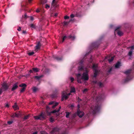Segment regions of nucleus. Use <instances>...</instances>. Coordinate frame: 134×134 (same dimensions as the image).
<instances>
[{
  "mask_svg": "<svg viewBox=\"0 0 134 134\" xmlns=\"http://www.w3.org/2000/svg\"><path fill=\"white\" fill-rule=\"evenodd\" d=\"M5 106L7 107H9V105L8 103L6 104Z\"/></svg>",
  "mask_w": 134,
  "mask_h": 134,
  "instance_id": "nucleus-51",
  "label": "nucleus"
},
{
  "mask_svg": "<svg viewBox=\"0 0 134 134\" xmlns=\"http://www.w3.org/2000/svg\"><path fill=\"white\" fill-rule=\"evenodd\" d=\"M120 28V27H116L115 30V32L116 31V30H117L118 29H119Z\"/></svg>",
  "mask_w": 134,
  "mask_h": 134,
  "instance_id": "nucleus-43",
  "label": "nucleus"
},
{
  "mask_svg": "<svg viewBox=\"0 0 134 134\" xmlns=\"http://www.w3.org/2000/svg\"><path fill=\"white\" fill-rule=\"evenodd\" d=\"M70 17L71 18H73L74 17V16L73 14H71L70 15Z\"/></svg>",
  "mask_w": 134,
  "mask_h": 134,
  "instance_id": "nucleus-49",
  "label": "nucleus"
},
{
  "mask_svg": "<svg viewBox=\"0 0 134 134\" xmlns=\"http://www.w3.org/2000/svg\"><path fill=\"white\" fill-rule=\"evenodd\" d=\"M64 23L65 25H67L68 24V23L67 22L64 21Z\"/></svg>",
  "mask_w": 134,
  "mask_h": 134,
  "instance_id": "nucleus-45",
  "label": "nucleus"
},
{
  "mask_svg": "<svg viewBox=\"0 0 134 134\" xmlns=\"http://www.w3.org/2000/svg\"><path fill=\"white\" fill-rule=\"evenodd\" d=\"M61 107H59V108L58 109H57V110L55 109L54 110H53V111H52L51 112L49 113V114H50L51 113H56V112H59V111L61 109Z\"/></svg>",
  "mask_w": 134,
  "mask_h": 134,
  "instance_id": "nucleus-18",
  "label": "nucleus"
},
{
  "mask_svg": "<svg viewBox=\"0 0 134 134\" xmlns=\"http://www.w3.org/2000/svg\"><path fill=\"white\" fill-rule=\"evenodd\" d=\"M13 108L14 109V110H16L19 109V107L17 105L16 103H15L14 105L13 106Z\"/></svg>",
  "mask_w": 134,
  "mask_h": 134,
  "instance_id": "nucleus-19",
  "label": "nucleus"
},
{
  "mask_svg": "<svg viewBox=\"0 0 134 134\" xmlns=\"http://www.w3.org/2000/svg\"><path fill=\"white\" fill-rule=\"evenodd\" d=\"M38 88L36 87H34L32 88V91L34 92H35L38 90Z\"/></svg>",
  "mask_w": 134,
  "mask_h": 134,
  "instance_id": "nucleus-24",
  "label": "nucleus"
},
{
  "mask_svg": "<svg viewBox=\"0 0 134 134\" xmlns=\"http://www.w3.org/2000/svg\"><path fill=\"white\" fill-rule=\"evenodd\" d=\"M35 72H37L38 71V69L37 68H34L32 69Z\"/></svg>",
  "mask_w": 134,
  "mask_h": 134,
  "instance_id": "nucleus-26",
  "label": "nucleus"
},
{
  "mask_svg": "<svg viewBox=\"0 0 134 134\" xmlns=\"http://www.w3.org/2000/svg\"><path fill=\"white\" fill-rule=\"evenodd\" d=\"M93 82L94 84H97L100 87H102L103 86V84L101 82H97V81L96 80L94 81Z\"/></svg>",
  "mask_w": 134,
  "mask_h": 134,
  "instance_id": "nucleus-13",
  "label": "nucleus"
},
{
  "mask_svg": "<svg viewBox=\"0 0 134 134\" xmlns=\"http://www.w3.org/2000/svg\"><path fill=\"white\" fill-rule=\"evenodd\" d=\"M31 27L33 28H35V26L33 24H31L30 25Z\"/></svg>",
  "mask_w": 134,
  "mask_h": 134,
  "instance_id": "nucleus-41",
  "label": "nucleus"
},
{
  "mask_svg": "<svg viewBox=\"0 0 134 134\" xmlns=\"http://www.w3.org/2000/svg\"><path fill=\"white\" fill-rule=\"evenodd\" d=\"M59 130V129L57 127H55L52 130L51 132V133L52 134L55 133L56 132H58Z\"/></svg>",
  "mask_w": 134,
  "mask_h": 134,
  "instance_id": "nucleus-11",
  "label": "nucleus"
},
{
  "mask_svg": "<svg viewBox=\"0 0 134 134\" xmlns=\"http://www.w3.org/2000/svg\"><path fill=\"white\" fill-rule=\"evenodd\" d=\"M92 57H91V58H90V61H89V62H91L92 61Z\"/></svg>",
  "mask_w": 134,
  "mask_h": 134,
  "instance_id": "nucleus-58",
  "label": "nucleus"
},
{
  "mask_svg": "<svg viewBox=\"0 0 134 134\" xmlns=\"http://www.w3.org/2000/svg\"><path fill=\"white\" fill-rule=\"evenodd\" d=\"M58 103L56 102L55 103V104L52 106V108H55V107L57 105H58Z\"/></svg>",
  "mask_w": 134,
  "mask_h": 134,
  "instance_id": "nucleus-32",
  "label": "nucleus"
},
{
  "mask_svg": "<svg viewBox=\"0 0 134 134\" xmlns=\"http://www.w3.org/2000/svg\"><path fill=\"white\" fill-rule=\"evenodd\" d=\"M30 20L32 21H33L34 20V18L32 16H30Z\"/></svg>",
  "mask_w": 134,
  "mask_h": 134,
  "instance_id": "nucleus-48",
  "label": "nucleus"
},
{
  "mask_svg": "<svg viewBox=\"0 0 134 134\" xmlns=\"http://www.w3.org/2000/svg\"><path fill=\"white\" fill-rule=\"evenodd\" d=\"M50 7V6L49 5H48L47 4H46V5L45 7L47 9L49 8Z\"/></svg>",
  "mask_w": 134,
  "mask_h": 134,
  "instance_id": "nucleus-39",
  "label": "nucleus"
},
{
  "mask_svg": "<svg viewBox=\"0 0 134 134\" xmlns=\"http://www.w3.org/2000/svg\"><path fill=\"white\" fill-rule=\"evenodd\" d=\"M114 59V57H111L110 59H109L108 60L109 62L110 63V62H112L113 60Z\"/></svg>",
  "mask_w": 134,
  "mask_h": 134,
  "instance_id": "nucleus-30",
  "label": "nucleus"
},
{
  "mask_svg": "<svg viewBox=\"0 0 134 134\" xmlns=\"http://www.w3.org/2000/svg\"><path fill=\"white\" fill-rule=\"evenodd\" d=\"M87 90H88L87 89H85L83 90V93H86L87 92Z\"/></svg>",
  "mask_w": 134,
  "mask_h": 134,
  "instance_id": "nucleus-35",
  "label": "nucleus"
},
{
  "mask_svg": "<svg viewBox=\"0 0 134 134\" xmlns=\"http://www.w3.org/2000/svg\"><path fill=\"white\" fill-rule=\"evenodd\" d=\"M41 134H48L46 132L44 131H42L41 132Z\"/></svg>",
  "mask_w": 134,
  "mask_h": 134,
  "instance_id": "nucleus-38",
  "label": "nucleus"
},
{
  "mask_svg": "<svg viewBox=\"0 0 134 134\" xmlns=\"http://www.w3.org/2000/svg\"><path fill=\"white\" fill-rule=\"evenodd\" d=\"M67 38V37L66 36H64L63 38V40L62 42H64V40L66 39V38Z\"/></svg>",
  "mask_w": 134,
  "mask_h": 134,
  "instance_id": "nucleus-37",
  "label": "nucleus"
},
{
  "mask_svg": "<svg viewBox=\"0 0 134 134\" xmlns=\"http://www.w3.org/2000/svg\"><path fill=\"white\" fill-rule=\"evenodd\" d=\"M131 70L130 69L124 72V73L126 75H128L127 78L125 80V82H128L132 79V78H130V76H128L129 74L131 73Z\"/></svg>",
  "mask_w": 134,
  "mask_h": 134,
  "instance_id": "nucleus-4",
  "label": "nucleus"
},
{
  "mask_svg": "<svg viewBox=\"0 0 134 134\" xmlns=\"http://www.w3.org/2000/svg\"><path fill=\"white\" fill-rule=\"evenodd\" d=\"M87 68H86L85 72L83 73L82 76H81V74L80 73L77 74V81L78 83H82V82L81 81V80L82 79L85 81L87 80L88 79L89 77L88 75V71L87 70Z\"/></svg>",
  "mask_w": 134,
  "mask_h": 134,
  "instance_id": "nucleus-1",
  "label": "nucleus"
},
{
  "mask_svg": "<svg viewBox=\"0 0 134 134\" xmlns=\"http://www.w3.org/2000/svg\"><path fill=\"white\" fill-rule=\"evenodd\" d=\"M72 21V19H71L70 20V21Z\"/></svg>",
  "mask_w": 134,
  "mask_h": 134,
  "instance_id": "nucleus-64",
  "label": "nucleus"
},
{
  "mask_svg": "<svg viewBox=\"0 0 134 134\" xmlns=\"http://www.w3.org/2000/svg\"><path fill=\"white\" fill-rule=\"evenodd\" d=\"M58 15V14L57 13H55L54 14V16H57Z\"/></svg>",
  "mask_w": 134,
  "mask_h": 134,
  "instance_id": "nucleus-54",
  "label": "nucleus"
},
{
  "mask_svg": "<svg viewBox=\"0 0 134 134\" xmlns=\"http://www.w3.org/2000/svg\"><path fill=\"white\" fill-rule=\"evenodd\" d=\"M83 60H82L79 62L78 64H77V65H79L78 66V70L79 71H82L83 70Z\"/></svg>",
  "mask_w": 134,
  "mask_h": 134,
  "instance_id": "nucleus-8",
  "label": "nucleus"
},
{
  "mask_svg": "<svg viewBox=\"0 0 134 134\" xmlns=\"http://www.w3.org/2000/svg\"><path fill=\"white\" fill-rule=\"evenodd\" d=\"M24 18H27V15L26 14H25L24 15Z\"/></svg>",
  "mask_w": 134,
  "mask_h": 134,
  "instance_id": "nucleus-60",
  "label": "nucleus"
},
{
  "mask_svg": "<svg viewBox=\"0 0 134 134\" xmlns=\"http://www.w3.org/2000/svg\"><path fill=\"white\" fill-rule=\"evenodd\" d=\"M33 70H31L29 71V72H30V73H32L33 72Z\"/></svg>",
  "mask_w": 134,
  "mask_h": 134,
  "instance_id": "nucleus-53",
  "label": "nucleus"
},
{
  "mask_svg": "<svg viewBox=\"0 0 134 134\" xmlns=\"http://www.w3.org/2000/svg\"><path fill=\"white\" fill-rule=\"evenodd\" d=\"M120 62H118L115 66L116 68H118L120 66Z\"/></svg>",
  "mask_w": 134,
  "mask_h": 134,
  "instance_id": "nucleus-21",
  "label": "nucleus"
},
{
  "mask_svg": "<svg viewBox=\"0 0 134 134\" xmlns=\"http://www.w3.org/2000/svg\"><path fill=\"white\" fill-rule=\"evenodd\" d=\"M70 79L71 80V82H73V81H74V79L73 77H71L70 78Z\"/></svg>",
  "mask_w": 134,
  "mask_h": 134,
  "instance_id": "nucleus-40",
  "label": "nucleus"
},
{
  "mask_svg": "<svg viewBox=\"0 0 134 134\" xmlns=\"http://www.w3.org/2000/svg\"><path fill=\"white\" fill-rule=\"evenodd\" d=\"M81 100V99L79 98V97L78 98V102H80Z\"/></svg>",
  "mask_w": 134,
  "mask_h": 134,
  "instance_id": "nucleus-52",
  "label": "nucleus"
},
{
  "mask_svg": "<svg viewBox=\"0 0 134 134\" xmlns=\"http://www.w3.org/2000/svg\"><path fill=\"white\" fill-rule=\"evenodd\" d=\"M54 103V102H53V101L49 103V105L52 104H53Z\"/></svg>",
  "mask_w": 134,
  "mask_h": 134,
  "instance_id": "nucleus-46",
  "label": "nucleus"
},
{
  "mask_svg": "<svg viewBox=\"0 0 134 134\" xmlns=\"http://www.w3.org/2000/svg\"><path fill=\"white\" fill-rule=\"evenodd\" d=\"M32 0H28V2L29 3H30L31 2Z\"/></svg>",
  "mask_w": 134,
  "mask_h": 134,
  "instance_id": "nucleus-59",
  "label": "nucleus"
},
{
  "mask_svg": "<svg viewBox=\"0 0 134 134\" xmlns=\"http://www.w3.org/2000/svg\"><path fill=\"white\" fill-rule=\"evenodd\" d=\"M92 68L94 72V75L93 77H96L98 73V70L97 69V64H93L92 66Z\"/></svg>",
  "mask_w": 134,
  "mask_h": 134,
  "instance_id": "nucleus-6",
  "label": "nucleus"
},
{
  "mask_svg": "<svg viewBox=\"0 0 134 134\" xmlns=\"http://www.w3.org/2000/svg\"><path fill=\"white\" fill-rule=\"evenodd\" d=\"M91 108V111L93 114H94L99 111L100 109V107L98 104H96L92 107Z\"/></svg>",
  "mask_w": 134,
  "mask_h": 134,
  "instance_id": "nucleus-2",
  "label": "nucleus"
},
{
  "mask_svg": "<svg viewBox=\"0 0 134 134\" xmlns=\"http://www.w3.org/2000/svg\"><path fill=\"white\" fill-rule=\"evenodd\" d=\"M34 53H35L34 52L32 51V52H29L28 54L29 55H31L34 54Z\"/></svg>",
  "mask_w": 134,
  "mask_h": 134,
  "instance_id": "nucleus-33",
  "label": "nucleus"
},
{
  "mask_svg": "<svg viewBox=\"0 0 134 134\" xmlns=\"http://www.w3.org/2000/svg\"><path fill=\"white\" fill-rule=\"evenodd\" d=\"M118 35L120 36H121L122 35L123 33L120 31H118L117 32Z\"/></svg>",
  "mask_w": 134,
  "mask_h": 134,
  "instance_id": "nucleus-27",
  "label": "nucleus"
},
{
  "mask_svg": "<svg viewBox=\"0 0 134 134\" xmlns=\"http://www.w3.org/2000/svg\"><path fill=\"white\" fill-rule=\"evenodd\" d=\"M37 131L33 133L32 134H37Z\"/></svg>",
  "mask_w": 134,
  "mask_h": 134,
  "instance_id": "nucleus-55",
  "label": "nucleus"
},
{
  "mask_svg": "<svg viewBox=\"0 0 134 134\" xmlns=\"http://www.w3.org/2000/svg\"><path fill=\"white\" fill-rule=\"evenodd\" d=\"M71 107H74V105H71Z\"/></svg>",
  "mask_w": 134,
  "mask_h": 134,
  "instance_id": "nucleus-63",
  "label": "nucleus"
},
{
  "mask_svg": "<svg viewBox=\"0 0 134 134\" xmlns=\"http://www.w3.org/2000/svg\"><path fill=\"white\" fill-rule=\"evenodd\" d=\"M21 28L20 27H19V28L17 29V30L19 31H20L21 30Z\"/></svg>",
  "mask_w": 134,
  "mask_h": 134,
  "instance_id": "nucleus-47",
  "label": "nucleus"
},
{
  "mask_svg": "<svg viewBox=\"0 0 134 134\" xmlns=\"http://www.w3.org/2000/svg\"><path fill=\"white\" fill-rule=\"evenodd\" d=\"M49 121L51 122H53L54 121V119L52 117H51L49 119Z\"/></svg>",
  "mask_w": 134,
  "mask_h": 134,
  "instance_id": "nucleus-31",
  "label": "nucleus"
},
{
  "mask_svg": "<svg viewBox=\"0 0 134 134\" xmlns=\"http://www.w3.org/2000/svg\"><path fill=\"white\" fill-rule=\"evenodd\" d=\"M40 46L41 45L40 42H38L35 47V51L36 52L40 48Z\"/></svg>",
  "mask_w": 134,
  "mask_h": 134,
  "instance_id": "nucleus-14",
  "label": "nucleus"
},
{
  "mask_svg": "<svg viewBox=\"0 0 134 134\" xmlns=\"http://www.w3.org/2000/svg\"><path fill=\"white\" fill-rule=\"evenodd\" d=\"M112 70V68H110L109 70L108 71V72L109 73Z\"/></svg>",
  "mask_w": 134,
  "mask_h": 134,
  "instance_id": "nucleus-42",
  "label": "nucleus"
},
{
  "mask_svg": "<svg viewBox=\"0 0 134 134\" xmlns=\"http://www.w3.org/2000/svg\"><path fill=\"white\" fill-rule=\"evenodd\" d=\"M13 122L12 121H9L7 122V123L9 125H10L12 124Z\"/></svg>",
  "mask_w": 134,
  "mask_h": 134,
  "instance_id": "nucleus-34",
  "label": "nucleus"
},
{
  "mask_svg": "<svg viewBox=\"0 0 134 134\" xmlns=\"http://www.w3.org/2000/svg\"><path fill=\"white\" fill-rule=\"evenodd\" d=\"M68 38L69 39H70L71 40H73L75 39V36L74 35H71L69 36Z\"/></svg>",
  "mask_w": 134,
  "mask_h": 134,
  "instance_id": "nucleus-20",
  "label": "nucleus"
},
{
  "mask_svg": "<svg viewBox=\"0 0 134 134\" xmlns=\"http://www.w3.org/2000/svg\"><path fill=\"white\" fill-rule=\"evenodd\" d=\"M23 33L24 34H25L26 33V31H23Z\"/></svg>",
  "mask_w": 134,
  "mask_h": 134,
  "instance_id": "nucleus-61",
  "label": "nucleus"
},
{
  "mask_svg": "<svg viewBox=\"0 0 134 134\" xmlns=\"http://www.w3.org/2000/svg\"><path fill=\"white\" fill-rule=\"evenodd\" d=\"M54 58L56 59L57 60H61L62 59V57H61V58H59L57 56H54Z\"/></svg>",
  "mask_w": 134,
  "mask_h": 134,
  "instance_id": "nucleus-23",
  "label": "nucleus"
},
{
  "mask_svg": "<svg viewBox=\"0 0 134 134\" xmlns=\"http://www.w3.org/2000/svg\"><path fill=\"white\" fill-rule=\"evenodd\" d=\"M77 107H78V109L79 110V108H80V105H79V104H78V105H77Z\"/></svg>",
  "mask_w": 134,
  "mask_h": 134,
  "instance_id": "nucleus-57",
  "label": "nucleus"
},
{
  "mask_svg": "<svg viewBox=\"0 0 134 134\" xmlns=\"http://www.w3.org/2000/svg\"><path fill=\"white\" fill-rule=\"evenodd\" d=\"M69 18V16H66L64 17L65 19H68Z\"/></svg>",
  "mask_w": 134,
  "mask_h": 134,
  "instance_id": "nucleus-44",
  "label": "nucleus"
},
{
  "mask_svg": "<svg viewBox=\"0 0 134 134\" xmlns=\"http://www.w3.org/2000/svg\"><path fill=\"white\" fill-rule=\"evenodd\" d=\"M20 115V114L19 112L18 113H15L14 114L12 115V117L13 118L15 117H18Z\"/></svg>",
  "mask_w": 134,
  "mask_h": 134,
  "instance_id": "nucleus-17",
  "label": "nucleus"
},
{
  "mask_svg": "<svg viewBox=\"0 0 134 134\" xmlns=\"http://www.w3.org/2000/svg\"><path fill=\"white\" fill-rule=\"evenodd\" d=\"M43 76L42 75L39 76H35V78L39 80L41 78L43 77Z\"/></svg>",
  "mask_w": 134,
  "mask_h": 134,
  "instance_id": "nucleus-25",
  "label": "nucleus"
},
{
  "mask_svg": "<svg viewBox=\"0 0 134 134\" xmlns=\"http://www.w3.org/2000/svg\"><path fill=\"white\" fill-rule=\"evenodd\" d=\"M71 94L70 93L67 94L65 91L62 92V100L63 101L64 99H66L68 98V96Z\"/></svg>",
  "mask_w": 134,
  "mask_h": 134,
  "instance_id": "nucleus-5",
  "label": "nucleus"
},
{
  "mask_svg": "<svg viewBox=\"0 0 134 134\" xmlns=\"http://www.w3.org/2000/svg\"><path fill=\"white\" fill-rule=\"evenodd\" d=\"M66 117L67 118H68L69 117V115L70 114V113H69V112L67 111L66 112Z\"/></svg>",
  "mask_w": 134,
  "mask_h": 134,
  "instance_id": "nucleus-29",
  "label": "nucleus"
},
{
  "mask_svg": "<svg viewBox=\"0 0 134 134\" xmlns=\"http://www.w3.org/2000/svg\"><path fill=\"white\" fill-rule=\"evenodd\" d=\"M29 117V115L25 116H24V119H27Z\"/></svg>",
  "mask_w": 134,
  "mask_h": 134,
  "instance_id": "nucleus-36",
  "label": "nucleus"
},
{
  "mask_svg": "<svg viewBox=\"0 0 134 134\" xmlns=\"http://www.w3.org/2000/svg\"><path fill=\"white\" fill-rule=\"evenodd\" d=\"M96 43H92V45H95V44Z\"/></svg>",
  "mask_w": 134,
  "mask_h": 134,
  "instance_id": "nucleus-62",
  "label": "nucleus"
},
{
  "mask_svg": "<svg viewBox=\"0 0 134 134\" xmlns=\"http://www.w3.org/2000/svg\"><path fill=\"white\" fill-rule=\"evenodd\" d=\"M2 87L3 90L4 91L7 90L8 87L7 84L4 82L2 84Z\"/></svg>",
  "mask_w": 134,
  "mask_h": 134,
  "instance_id": "nucleus-12",
  "label": "nucleus"
},
{
  "mask_svg": "<svg viewBox=\"0 0 134 134\" xmlns=\"http://www.w3.org/2000/svg\"><path fill=\"white\" fill-rule=\"evenodd\" d=\"M36 11L38 13L40 12V10L38 9H37L36 10Z\"/></svg>",
  "mask_w": 134,
  "mask_h": 134,
  "instance_id": "nucleus-56",
  "label": "nucleus"
},
{
  "mask_svg": "<svg viewBox=\"0 0 134 134\" xmlns=\"http://www.w3.org/2000/svg\"><path fill=\"white\" fill-rule=\"evenodd\" d=\"M55 1L56 0H53L52 2V6L55 7H56L57 6L56 4V3L55 2Z\"/></svg>",
  "mask_w": 134,
  "mask_h": 134,
  "instance_id": "nucleus-22",
  "label": "nucleus"
},
{
  "mask_svg": "<svg viewBox=\"0 0 134 134\" xmlns=\"http://www.w3.org/2000/svg\"><path fill=\"white\" fill-rule=\"evenodd\" d=\"M34 118L36 120H41L45 119V116L43 113H41L40 115L38 116H34Z\"/></svg>",
  "mask_w": 134,
  "mask_h": 134,
  "instance_id": "nucleus-7",
  "label": "nucleus"
},
{
  "mask_svg": "<svg viewBox=\"0 0 134 134\" xmlns=\"http://www.w3.org/2000/svg\"><path fill=\"white\" fill-rule=\"evenodd\" d=\"M2 92V89H0V95H1Z\"/></svg>",
  "mask_w": 134,
  "mask_h": 134,
  "instance_id": "nucleus-50",
  "label": "nucleus"
},
{
  "mask_svg": "<svg viewBox=\"0 0 134 134\" xmlns=\"http://www.w3.org/2000/svg\"><path fill=\"white\" fill-rule=\"evenodd\" d=\"M77 113L78 115L80 118L82 117L84 114V113L83 112L80 111L79 109H77Z\"/></svg>",
  "mask_w": 134,
  "mask_h": 134,
  "instance_id": "nucleus-10",
  "label": "nucleus"
},
{
  "mask_svg": "<svg viewBox=\"0 0 134 134\" xmlns=\"http://www.w3.org/2000/svg\"><path fill=\"white\" fill-rule=\"evenodd\" d=\"M92 94L93 95V99H96L97 102L101 100L104 97L103 95L101 94L99 95L98 97H97L96 92L94 91L92 92Z\"/></svg>",
  "mask_w": 134,
  "mask_h": 134,
  "instance_id": "nucleus-3",
  "label": "nucleus"
},
{
  "mask_svg": "<svg viewBox=\"0 0 134 134\" xmlns=\"http://www.w3.org/2000/svg\"><path fill=\"white\" fill-rule=\"evenodd\" d=\"M19 86L21 87H23V88L21 90L20 92L21 93L23 92L25 90L26 87V84H22L19 85Z\"/></svg>",
  "mask_w": 134,
  "mask_h": 134,
  "instance_id": "nucleus-9",
  "label": "nucleus"
},
{
  "mask_svg": "<svg viewBox=\"0 0 134 134\" xmlns=\"http://www.w3.org/2000/svg\"><path fill=\"white\" fill-rule=\"evenodd\" d=\"M18 86H17V83H16L14 84L13 86V87L12 89V91H14V90L16 89L18 87Z\"/></svg>",
  "mask_w": 134,
  "mask_h": 134,
  "instance_id": "nucleus-16",
  "label": "nucleus"
},
{
  "mask_svg": "<svg viewBox=\"0 0 134 134\" xmlns=\"http://www.w3.org/2000/svg\"><path fill=\"white\" fill-rule=\"evenodd\" d=\"M130 48H131V51L129 52L128 53V55L130 57H131L132 54V50L134 49V46H132L130 47Z\"/></svg>",
  "mask_w": 134,
  "mask_h": 134,
  "instance_id": "nucleus-15",
  "label": "nucleus"
},
{
  "mask_svg": "<svg viewBox=\"0 0 134 134\" xmlns=\"http://www.w3.org/2000/svg\"><path fill=\"white\" fill-rule=\"evenodd\" d=\"M75 92V89L74 87H72L71 88L70 91V93Z\"/></svg>",
  "mask_w": 134,
  "mask_h": 134,
  "instance_id": "nucleus-28",
  "label": "nucleus"
}]
</instances>
